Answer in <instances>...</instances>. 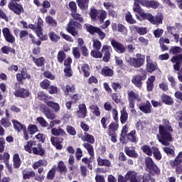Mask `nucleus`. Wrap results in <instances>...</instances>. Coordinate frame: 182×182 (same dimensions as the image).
Segmentation results:
<instances>
[{
	"mask_svg": "<svg viewBox=\"0 0 182 182\" xmlns=\"http://www.w3.org/2000/svg\"><path fill=\"white\" fill-rule=\"evenodd\" d=\"M97 163L100 167H110L112 166V162H110L109 159H103L100 156H97Z\"/></svg>",
	"mask_w": 182,
	"mask_h": 182,
	"instance_id": "f704fd0d",
	"label": "nucleus"
},
{
	"mask_svg": "<svg viewBox=\"0 0 182 182\" xmlns=\"http://www.w3.org/2000/svg\"><path fill=\"white\" fill-rule=\"evenodd\" d=\"M77 29H82V24L73 20H70L65 28L67 32L70 33L72 36H77L79 35V31Z\"/></svg>",
	"mask_w": 182,
	"mask_h": 182,
	"instance_id": "20e7f679",
	"label": "nucleus"
},
{
	"mask_svg": "<svg viewBox=\"0 0 182 182\" xmlns=\"http://www.w3.org/2000/svg\"><path fill=\"white\" fill-rule=\"evenodd\" d=\"M90 109L91 110L92 114L99 117L100 116V108L97 106V105H92L90 106Z\"/></svg>",
	"mask_w": 182,
	"mask_h": 182,
	"instance_id": "603ef678",
	"label": "nucleus"
},
{
	"mask_svg": "<svg viewBox=\"0 0 182 182\" xmlns=\"http://www.w3.org/2000/svg\"><path fill=\"white\" fill-rule=\"evenodd\" d=\"M111 45L117 53H126V47L122 43L116 41L114 38H112L111 41Z\"/></svg>",
	"mask_w": 182,
	"mask_h": 182,
	"instance_id": "ddd939ff",
	"label": "nucleus"
},
{
	"mask_svg": "<svg viewBox=\"0 0 182 182\" xmlns=\"http://www.w3.org/2000/svg\"><path fill=\"white\" fill-rule=\"evenodd\" d=\"M14 95L16 97H21L22 99H25L26 97H29V90L25 88L19 87L14 92Z\"/></svg>",
	"mask_w": 182,
	"mask_h": 182,
	"instance_id": "6ab92c4d",
	"label": "nucleus"
},
{
	"mask_svg": "<svg viewBox=\"0 0 182 182\" xmlns=\"http://www.w3.org/2000/svg\"><path fill=\"white\" fill-rule=\"evenodd\" d=\"M78 110L77 113L78 114V117L80 119H85L87 116V108L86 107V104H80L78 105Z\"/></svg>",
	"mask_w": 182,
	"mask_h": 182,
	"instance_id": "412c9836",
	"label": "nucleus"
},
{
	"mask_svg": "<svg viewBox=\"0 0 182 182\" xmlns=\"http://www.w3.org/2000/svg\"><path fill=\"white\" fill-rule=\"evenodd\" d=\"M12 123L14 124V127L15 130H16L18 133H19V132H21L23 129V124H22L18 120L12 119Z\"/></svg>",
	"mask_w": 182,
	"mask_h": 182,
	"instance_id": "e2e57ef3",
	"label": "nucleus"
},
{
	"mask_svg": "<svg viewBox=\"0 0 182 182\" xmlns=\"http://www.w3.org/2000/svg\"><path fill=\"white\" fill-rule=\"evenodd\" d=\"M1 50L2 53H4V55H9V52H11V53H13V55L16 54L15 49L9 46H4Z\"/></svg>",
	"mask_w": 182,
	"mask_h": 182,
	"instance_id": "6e6d98bb",
	"label": "nucleus"
},
{
	"mask_svg": "<svg viewBox=\"0 0 182 182\" xmlns=\"http://www.w3.org/2000/svg\"><path fill=\"white\" fill-rule=\"evenodd\" d=\"M3 36L9 43H14L15 42V37L11 33L9 28H4L2 29Z\"/></svg>",
	"mask_w": 182,
	"mask_h": 182,
	"instance_id": "aec40b11",
	"label": "nucleus"
},
{
	"mask_svg": "<svg viewBox=\"0 0 182 182\" xmlns=\"http://www.w3.org/2000/svg\"><path fill=\"white\" fill-rule=\"evenodd\" d=\"M62 90L65 96H69V93H75L76 88L75 87V85H67L65 87H62Z\"/></svg>",
	"mask_w": 182,
	"mask_h": 182,
	"instance_id": "79ce46f5",
	"label": "nucleus"
},
{
	"mask_svg": "<svg viewBox=\"0 0 182 182\" xmlns=\"http://www.w3.org/2000/svg\"><path fill=\"white\" fill-rule=\"evenodd\" d=\"M90 55L95 59H102L103 58V53H102V51L100 52V50H92Z\"/></svg>",
	"mask_w": 182,
	"mask_h": 182,
	"instance_id": "0e129e2a",
	"label": "nucleus"
},
{
	"mask_svg": "<svg viewBox=\"0 0 182 182\" xmlns=\"http://www.w3.org/2000/svg\"><path fill=\"white\" fill-rule=\"evenodd\" d=\"M141 151H143V153H144V154H146V156H153V149L152 148L149 146V145H146V144L143 145L141 147Z\"/></svg>",
	"mask_w": 182,
	"mask_h": 182,
	"instance_id": "3c124183",
	"label": "nucleus"
},
{
	"mask_svg": "<svg viewBox=\"0 0 182 182\" xmlns=\"http://www.w3.org/2000/svg\"><path fill=\"white\" fill-rule=\"evenodd\" d=\"M159 69V65L157 63L153 62L150 55L146 56V70L148 73H153L155 70Z\"/></svg>",
	"mask_w": 182,
	"mask_h": 182,
	"instance_id": "9b49d317",
	"label": "nucleus"
},
{
	"mask_svg": "<svg viewBox=\"0 0 182 182\" xmlns=\"http://www.w3.org/2000/svg\"><path fill=\"white\" fill-rule=\"evenodd\" d=\"M127 134H129V127H127V125H124L119 135L120 143H126V136Z\"/></svg>",
	"mask_w": 182,
	"mask_h": 182,
	"instance_id": "c85d7f7f",
	"label": "nucleus"
},
{
	"mask_svg": "<svg viewBox=\"0 0 182 182\" xmlns=\"http://www.w3.org/2000/svg\"><path fill=\"white\" fill-rule=\"evenodd\" d=\"M42 110V113L44 114L47 119L50 120H55L56 119V114L53 112L49 107H48L46 105H43L41 107Z\"/></svg>",
	"mask_w": 182,
	"mask_h": 182,
	"instance_id": "4468645a",
	"label": "nucleus"
},
{
	"mask_svg": "<svg viewBox=\"0 0 182 182\" xmlns=\"http://www.w3.org/2000/svg\"><path fill=\"white\" fill-rule=\"evenodd\" d=\"M171 62L173 64L174 70H180L182 65V54H177L173 56L171 59Z\"/></svg>",
	"mask_w": 182,
	"mask_h": 182,
	"instance_id": "dca6fc26",
	"label": "nucleus"
},
{
	"mask_svg": "<svg viewBox=\"0 0 182 182\" xmlns=\"http://www.w3.org/2000/svg\"><path fill=\"white\" fill-rule=\"evenodd\" d=\"M154 82H156V76L151 75L146 80V90L148 92H153L154 89Z\"/></svg>",
	"mask_w": 182,
	"mask_h": 182,
	"instance_id": "bb28decb",
	"label": "nucleus"
},
{
	"mask_svg": "<svg viewBox=\"0 0 182 182\" xmlns=\"http://www.w3.org/2000/svg\"><path fill=\"white\" fill-rule=\"evenodd\" d=\"M120 122L122 124H126L127 123V120H129V114L126 110V107H123L122 109L120 111Z\"/></svg>",
	"mask_w": 182,
	"mask_h": 182,
	"instance_id": "c756f323",
	"label": "nucleus"
},
{
	"mask_svg": "<svg viewBox=\"0 0 182 182\" xmlns=\"http://www.w3.org/2000/svg\"><path fill=\"white\" fill-rule=\"evenodd\" d=\"M169 53H172V55H180L182 53V48L180 46H171Z\"/></svg>",
	"mask_w": 182,
	"mask_h": 182,
	"instance_id": "052dcab7",
	"label": "nucleus"
},
{
	"mask_svg": "<svg viewBox=\"0 0 182 182\" xmlns=\"http://www.w3.org/2000/svg\"><path fill=\"white\" fill-rule=\"evenodd\" d=\"M139 110L142 112V113H145V114L151 113V104L149 101H146V103L141 104Z\"/></svg>",
	"mask_w": 182,
	"mask_h": 182,
	"instance_id": "b1692460",
	"label": "nucleus"
},
{
	"mask_svg": "<svg viewBox=\"0 0 182 182\" xmlns=\"http://www.w3.org/2000/svg\"><path fill=\"white\" fill-rule=\"evenodd\" d=\"M92 144L84 143L82 146L87 149L88 154L92 159L95 157V149H93Z\"/></svg>",
	"mask_w": 182,
	"mask_h": 182,
	"instance_id": "ea45409f",
	"label": "nucleus"
},
{
	"mask_svg": "<svg viewBox=\"0 0 182 182\" xmlns=\"http://www.w3.org/2000/svg\"><path fill=\"white\" fill-rule=\"evenodd\" d=\"M46 22L50 26H53V28H56L58 26V21L53 18L51 16H47L46 17Z\"/></svg>",
	"mask_w": 182,
	"mask_h": 182,
	"instance_id": "09e8293b",
	"label": "nucleus"
},
{
	"mask_svg": "<svg viewBox=\"0 0 182 182\" xmlns=\"http://www.w3.org/2000/svg\"><path fill=\"white\" fill-rule=\"evenodd\" d=\"M124 153L128 157H131L132 159H139V154H137L134 149H130V148L126 146L124 148Z\"/></svg>",
	"mask_w": 182,
	"mask_h": 182,
	"instance_id": "e433bc0d",
	"label": "nucleus"
},
{
	"mask_svg": "<svg viewBox=\"0 0 182 182\" xmlns=\"http://www.w3.org/2000/svg\"><path fill=\"white\" fill-rule=\"evenodd\" d=\"M125 177H127L130 182H137V173L133 171H129L126 173Z\"/></svg>",
	"mask_w": 182,
	"mask_h": 182,
	"instance_id": "a19ab883",
	"label": "nucleus"
},
{
	"mask_svg": "<svg viewBox=\"0 0 182 182\" xmlns=\"http://www.w3.org/2000/svg\"><path fill=\"white\" fill-rule=\"evenodd\" d=\"M127 62L130 66H133L137 69L141 68V66L144 65V62H146V55L141 53H136V58L130 57Z\"/></svg>",
	"mask_w": 182,
	"mask_h": 182,
	"instance_id": "7ed1b4c3",
	"label": "nucleus"
},
{
	"mask_svg": "<svg viewBox=\"0 0 182 182\" xmlns=\"http://www.w3.org/2000/svg\"><path fill=\"white\" fill-rule=\"evenodd\" d=\"M119 130V122H111L108 126L107 134H116Z\"/></svg>",
	"mask_w": 182,
	"mask_h": 182,
	"instance_id": "2f4dec72",
	"label": "nucleus"
},
{
	"mask_svg": "<svg viewBox=\"0 0 182 182\" xmlns=\"http://www.w3.org/2000/svg\"><path fill=\"white\" fill-rule=\"evenodd\" d=\"M41 6L43 8L40 9V12H41V14H46V12H48V9L50 8V3L48 0H45L41 4Z\"/></svg>",
	"mask_w": 182,
	"mask_h": 182,
	"instance_id": "864d4df0",
	"label": "nucleus"
},
{
	"mask_svg": "<svg viewBox=\"0 0 182 182\" xmlns=\"http://www.w3.org/2000/svg\"><path fill=\"white\" fill-rule=\"evenodd\" d=\"M57 171L60 173V174H66L68 173V168L66 167V165H65L63 161H60L58 162Z\"/></svg>",
	"mask_w": 182,
	"mask_h": 182,
	"instance_id": "58836bf2",
	"label": "nucleus"
},
{
	"mask_svg": "<svg viewBox=\"0 0 182 182\" xmlns=\"http://www.w3.org/2000/svg\"><path fill=\"white\" fill-rule=\"evenodd\" d=\"M101 75L105 77H112L114 75V70L109 66H105L101 70Z\"/></svg>",
	"mask_w": 182,
	"mask_h": 182,
	"instance_id": "5701e85b",
	"label": "nucleus"
},
{
	"mask_svg": "<svg viewBox=\"0 0 182 182\" xmlns=\"http://www.w3.org/2000/svg\"><path fill=\"white\" fill-rule=\"evenodd\" d=\"M27 131L28 132L29 134L31 136L35 134V133H38L39 132V129L35 124H30L27 127Z\"/></svg>",
	"mask_w": 182,
	"mask_h": 182,
	"instance_id": "13d9d810",
	"label": "nucleus"
},
{
	"mask_svg": "<svg viewBox=\"0 0 182 182\" xmlns=\"http://www.w3.org/2000/svg\"><path fill=\"white\" fill-rule=\"evenodd\" d=\"M63 136H51L50 137V142L54 147L57 150H62L63 149V146L62 143H63Z\"/></svg>",
	"mask_w": 182,
	"mask_h": 182,
	"instance_id": "2eb2a0df",
	"label": "nucleus"
},
{
	"mask_svg": "<svg viewBox=\"0 0 182 182\" xmlns=\"http://www.w3.org/2000/svg\"><path fill=\"white\" fill-rule=\"evenodd\" d=\"M81 140L82 141H87L85 143H89L90 144H95V136L87 132H84V136L81 137Z\"/></svg>",
	"mask_w": 182,
	"mask_h": 182,
	"instance_id": "7c9ffc66",
	"label": "nucleus"
},
{
	"mask_svg": "<svg viewBox=\"0 0 182 182\" xmlns=\"http://www.w3.org/2000/svg\"><path fill=\"white\" fill-rule=\"evenodd\" d=\"M125 19L127 22V23H130V25H133L134 23H137V21L136 19L133 18V16L132 15V13L130 11H128L125 15Z\"/></svg>",
	"mask_w": 182,
	"mask_h": 182,
	"instance_id": "bf43d9fd",
	"label": "nucleus"
},
{
	"mask_svg": "<svg viewBox=\"0 0 182 182\" xmlns=\"http://www.w3.org/2000/svg\"><path fill=\"white\" fill-rule=\"evenodd\" d=\"M16 80L19 85H23V80H29L31 79V74L28 73L26 68H23L21 71V73H17L16 75Z\"/></svg>",
	"mask_w": 182,
	"mask_h": 182,
	"instance_id": "9d476101",
	"label": "nucleus"
},
{
	"mask_svg": "<svg viewBox=\"0 0 182 182\" xmlns=\"http://www.w3.org/2000/svg\"><path fill=\"white\" fill-rule=\"evenodd\" d=\"M8 8L11 12H14V14H16V15H21L25 12V9H23V6L22 4L18 3H14L12 1H10L8 4Z\"/></svg>",
	"mask_w": 182,
	"mask_h": 182,
	"instance_id": "6e6552de",
	"label": "nucleus"
},
{
	"mask_svg": "<svg viewBox=\"0 0 182 182\" xmlns=\"http://www.w3.org/2000/svg\"><path fill=\"white\" fill-rule=\"evenodd\" d=\"M76 2L82 11H85V9L89 8V0H76Z\"/></svg>",
	"mask_w": 182,
	"mask_h": 182,
	"instance_id": "c03bdc74",
	"label": "nucleus"
},
{
	"mask_svg": "<svg viewBox=\"0 0 182 182\" xmlns=\"http://www.w3.org/2000/svg\"><path fill=\"white\" fill-rule=\"evenodd\" d=\"M51 134L55 137H66V136H68L66 132H65L60 127L58 128H52Z\"/></svg>",
	"mask_w": 182,
	"mask_h": 182,
	"instance_id": "4be33fe9",
	"label": "nucleus"
},
{
	"mask_svg": "<svg viewBox=\"0 0 182 182\" xmlns=\"http://www.w3.org/2000/svg\"><path fill=\"white\" fill-rule=\"evenodd\" d=\"M40 87L44 90H48L50 87V81L48 79H44L40 82Z\"/></svg>",
	"mask_w": 182,
	"mask_h": 182,
	"instance_id": "69168bd1",
	"label": "nucleus"
},
{
	"mask_svg": "<svg viewBox=\"0 0 182 182\" xmlns=\"http://www.w3.org/2000/svg\"><path fill=\"white\" fill-rule=\"evenodd\" d=\"M32 146H36V141L30 140L27 142V144L24 146V150L32 154Z\"/></svg>",
	"mask_w": 182,
	"mask_h": 182,
	"instance_id": "de8ad7c7",
	"label": "nucleus"
},
{
	"mask_svg": "<svg viewBox=\"0 0 182 182\" xmlns=\"http://www.w3.org/2000/svg\"><path fill=\"white\" fill-rule=\"evenodd\" d=\"M137 143V132L134 129L128 133L125 138V142H121L122 144H127V143Z\"/></svg>",
	"mask_w": 182,
	"mask_h": 182,
	"instance_id": "a211bd4d",
	"label": "nucleus"
},
{
	"mask_svg": "<svg viewBox=\"0 0 182 182\" xmlns=\"http://www.w3.org/2000/svg\"><path fill=\"white\" fill-rule=\"evenodd\" d=\"M48 36L51 41V42H54L55 43H57L58 41L60 39V36H59L58 34L55 33L53 31H50L48 33Z\"/></svg>",
	"mask_w": 182,
	"mask_h": 182,
	"instance_id": "774afa93",
	"label": "nucleus"
},
{
	"mask_svg": "<svg viewBox=\"0 0 182 182\" xmlns=\"http://www.w3.org/2000/svg\"><path fill=\"white\" fill-rule=\"evenodd\" d=\"M145 170L150 174V176H160L161 171L160 168L157 166L153 159L150 156H146L144 159Z\"/></svg>",
	"mask_w": 182,
	"mask_h": 182,
	"instance_id": "f03ea898",
	"label": "nucleus"
},
{
	"mask_svg": "<svg viewBox=\"0 0 182 182\" xmlns=\"http://www.w3.org/2000/svg\"><path fill=\"white\" fill-rule=\"evenodd\" d=\"M161 100L162 103H164L165 105H167L168 106H171L174 105V100L171 99V97L166 95V94H162L161 96Z\"/></svg>",
	"mask_w": 182,
	"mask_h": 182,
	"instance_id": "c9c22d12",
	"label": "nucleus"
},
{
	"mask_svg": "<svg viewBox=\"0 0 182 182\" xmlns=\"http://www.w3.org/2000/svg\"><path fill=\"white\" fill-rule=\"evenodd\" d=\"M101 52L103 55L102 61L107 63L110 62V58H112V52H113V49L112 46L109 45H104L102 48Z\"/></svg>",
	"mask_w": 182,
	"mask_h": 182,
	"instance_id": "1a4fd4ad",
	"label": "nucleus"
},
{
	"mask_svg": "<svg viewBox=\"0 0 182 182\" xmlns=\"http://www.w3.org/2000/svg\"><path fill=\"white\" fill-rule=\"evenodd\" d=\"M135 12L138 14H135L136 19H140V18H141L143 21H149V22L151 23V21H153V14L151 13H145L141 9Z\"/></svg>",
	"mask_w": 182,
	"mask_h": 182,
	"instance_id": "f8f14e48",
	"label": "nucleus"
},
{
	"mask_svg": "<svg viewBox=\"0 0 182 182\" xmlns=\"http://www.w3.org/2000/svg\"><path fill=\"white\" fill-rule=\"evenodd\" d=\"M66 59V53H65V51L60 50L58 51L57 54V60L58 63H63V61Z\"/></svg>",
	"mask_w": 182,
	"mask_h": 182,
	"instance_id": "680f3d73",
	"label": "nucleus"
},
{
	"mask_svg": "<svg viewBox=\"0 0 182 182\" xmlns=\"http://www.w3.org/2000/svg\"><path fill=\"white\" fill-rule=\"evenodd\" d=\"M152 154L154 155V159H156L158 161L161 160L163 157L161 156V152H160L159 148L156 146H152Z\"/></svg>",
	"mask_w": 182,
	"mask_h": 182,
	"instance_id": "49530a36",
	"label": "nucleus"
},
{
	"mask_svg": "<svg viewBox=\"0 0 182 182\" xmlns=\"http://www.w3.org/2000/svg\"><path fill=\"white\" fill-rule=\"evenodd\" d=\"M81 70L83 73L85 77H89V76H90V67H89V65L84 63L81 66Z\"/></svg>",
	"mask_w": 182,
	"mask_h": 182,
	"instance_id": "8fccbe9b",
	"label": "nucleus"
},
{
	"mask_svg": "<svg viewBox=\"0 0 182 182\" xmlns=\"http://www.w3.org/2000/svg\"><path fill=\"white\" fill-rule=\"evenodd\" d=\"M37 98L38 100H41L42 102H44V103H47L48 100L50 99L46 93L43 91H40L37 94Z\"/></svg>",
	"mask_w": 182,
	"mask_h": 182,
	"instance_id": "a18cd8bd",
	"label": "nucleus"
},
{
	"mask_svg": "<svg viewBox=\"0 0 182 182\" xmlns=\"http://www.w3.org/2000/svg\"><path fill=\"white\" fill-rule=\"evenodd\" d=\"M163 151L164 153H166L167 156H171L172 157H176V151L174 149L168 147V146H165L163 148Z\"/></svg>",
	"mask_w": 182,
	"mask_h": 182,
	"instance_id": "338daca9",
	"label": "nucleus"
},
{
	"mask_svg": "<svg viewBox=\"0 0 182 182\" xmlns=\"http://www.w3.org/2000/svg\"><path fill=\"white\" fill-rule=\"evenodd\" d=\"M22 176L23 180H29L36 176V173L33 171H29L28 168H26L22 171Z\"/></svg>",
	"mask_w": 182,
	"mask_h": 182,
	"instance_id": "473e14b6",
	"label": "nucleus"
},
{
	"mask_svg": "<svg viewBox=\"0 0 182 182\" xmlns=\"http://www.w3.org/2000/svg\"><path fill=\"white\" fill-rule=\"evenodd\" d=\"M141 6L146 8L157 9L160 6V3L156 0H141Z\"/></svg>",
	"mask_w": 182,
	"mask_h": 182,
	"instance_id": "f3484780",
	"label": "nucleus"
},
{
	"mask_svg": "<svg viewBox=\"0 0 182 182\" xmlns=\"http://www.w3.org/2000/svg\"><path fill=\"white\" fill-rule=\"evenodd\" d=\"M22 166V161H21V157L19 154H14L13 156V167L14 168H19Z\"/></svg>",
	"mask_w": 182,
	"mask_h": 182,
	"instance_id": "72a5a7b5",
	"label": "nucleus"
},
{
	"mask_svg": "<svg viewBox=\"0 0 182 182\" xmlns=\"http://www.w3.org/2000/svg\"><path fill=\"white\" fill-rule=\"evenodd\" d=\"M85 29L90 35L97 33L100 41H103V39L106 38V33L102 32V29H100L99 27L92 26V24H85Z\"/></svg>",
	"mask_w": 182,
	"mask_h": 182,
	"instance_id": "423d86ee",
	"label": "nucleus"
},
{
	"mask_svg": "<svg viewBox=\"0 0 182 182\" xmlns=\"http://www.w3.org/2000/svg\"><path fill=\"white\" fill-rule=\"evenodd\" d=\"M48 107H50L55 113H58L60 110V105L58 102H53V101H48L46 103Z\"/></svg>",
	"mask_w": 182,
	"mask_h": 182,
	"instance_id": "37998d69",
	"label": "nucleus"
},
{
	"mask_svg": "<svg viewBox=\"0 0 182 182\" xmlns=\"http://www.w3.org/2000/svg\"><path fill=\"white\" fill-rule=\"evenodd\" d=\"M163 19H164L163 14L157 13V14L155 16H153L151 23L152 25H157V26L161 25V23H163Z\"/></svg>",
	"mask_w": 182,
	"mask_h": 182,
	"instance_id": "cd10ccee",
	"label": "nucleus"
},
{
	"mask_svg": "<svg viewBox=\"0 0 182 182\" xmlns=\"http://www.w3.org/2000/svg\"><path fill=\"white\" fill-rule=\"evenodd\" d=\"M141 74L135 75L132 79V83L136 86V87L141 88L143 86V81L147 79V72L143 68H140Z\"/></svg>",
	"mask_w": 182,
	"mask_h": 182,
	"instance_id": "39448f33",
	"label": "nucleus"
},
{
	"mask_svg": "<svg viewBox=\"0 0 182 182\" xmlns=\"http://www.w3.org/2000/svg\"><path fill=\"white\" fill-rule=\"evenodd\" d=\"M30 58H32L33 62L38 66V68H42V66H45V58L41 57L36 58L32 55H30Z\"/></svg>",
	"mask_w": 182,
	"mask_h": 182,
	"instance_id": "4c0bfd02",
	"label": "nucleus"
},
{
	"mask_svg": "<svg viewBox=\"0 0 182 182\" xmlns=\"http://www.w3.org/2000/svg\"><path fill=\"white\" fill-rule=\"evenodd\" d=\"M127 96L128 100L129 102V107L131 109H134L136 102H141V97H140V95L133 90L128 92Z\"/></svg>",
	"mask_w": 182,
	"mask_h": 182,
	"instance_id": "0eeeda50",
	"label": "nucleus"
},
{
	"mask_svg": "<svg viewBox=\"0 0 182 182\" xmlns=\"http://www.w3.org/2000/svg\"><path fill=\"white\" fill-rule=\"evenodd\" d=\"M182 163V151H180L176 156L174 160H171L169 161L170 166L172 168H176V166L181 164Z\"/></svg>",
	"mask_w": 182,
	"mask_h": 182,
	"instance_id": "393cba45",
	"label": "nucleus"
},
{
	"mask_svg": "<svg viewBox=\"0 0 182 182\" xmlns=\"http://www.w3.org/2000/svg\"><path fill=\"white\" fill-rule=\"evenodd\" d=\"M70 15L73 19H74L75 22H80L81 23H83V21L85 20L83 19L82 14H78L77 12H75V13H71Z\"/></svg>",
	"mask_w": 182,
	"mask_h": 182,
	"instance_id": "4d7b16f0",
	"label": "nucleus"
},
{
	"mask_svg": "<svg viewBox=\"0 0 182 182\" xmlns=\"http://www.w3.org/2000/svg\"><path fill=\"white\" fill-rule=\"evenodd\" d=\"M162 123L163 124H159L158 127L159 133L156 134V139L163 146H168L173 141L172 133L174 129L168 119H162Z\"/></svg>",
	"mask_w": 182,
	"mask_h": 182,
	"instance_id": "f257e3e1",
	"label": "nucleus"
},
{
	"mask_svg": "<svg viewBox=\"0 0 182 182\" xmlns=\"http://www.w3.org/2000/svg\"><path fill=\"white\" fill-rule=\"evenodd\" d=\"M32 151L33 154L41 156V157H43V156H45V153H46L43 147H42V144H38L37 147H33Z\"/></svg>",
	"mask_w": 182,
	"mask_h": 182,
	"instance_id": "a878e982",
	"label": "nucleus"
},
{
	"mask_svg": "<svg viewBox=\"0 0 182 182\" xmlns=\"http://www.w3.org/2000/svg\"><path fill=\"white\" fill-rule=\"evenodd\" d=\"M89 15L91 18V20L95 22L97 21V15H99V11L95 8L90 9Z\"/></svg>",
	"mask_w": 182,
	"mask_h": 182,
	"instance_id": "5fc2aeb1",
	"label": "nucleus"
}]
</instances>
